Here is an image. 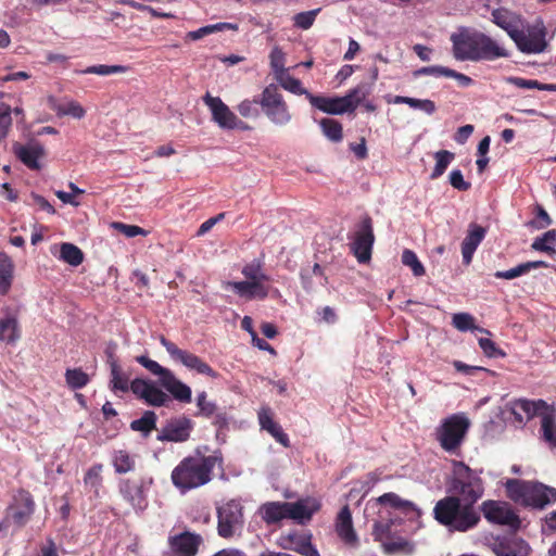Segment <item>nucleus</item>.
<instances>
[{"label": "nucleus", "instance_id": "nucleus-9", "mask_svg": "<svg viewBox=\"0 0 556 556\" xmlns=\"http://www.w3.org/2000/svg\"><path fill=\"white\" fill-rule=\"evenodd\" d=\"M350 250L358 263H368L371 258L372 247L375 243L372 218L365 214L355 224L354 231L349 236Z\"/></svg>", "mask_w": 556, "mask_h": 556}, {"label": "nucleus", "instance_id": "nucleus-21", "mask_svg": "<svg viewBox=\"0 0 556 556\" xmlns=\"http://www.w3.org/2000/svg\"><path fill=\"white\" fill-rule=\"evenodd\" d=\"M511 414L515 417V420L518 422H523V417L519 412H522L526 415L527 420L533 419L535 416H543L553 412V408L544 401V400H528V399H517L511 403Z\"/></svg>", "mask_w": 556, "mask_h": 556}, {"label": "nucleus", "instance_id": "nucleus-35", "mask_svg": "<svg viewBox=\"0 0 556 556\" xmlns=\"http://www.w3.org/2000/svg\"><path fill=\"white\" fill-rule=\"evenodd\" d=\"M103 465L94 464L92 465L84 476V484L85 486L91 491L94 497H100V490L103 486V477H102Z\"/></svg>", "mask_w": 556, "mask_h": 556}, {"label": "nucleus", "instance_id": "nucleus-38", "mask_svg": "<svg viewBox=\"0 0 556 556\" xmlns=\"http://www.w3.org/2000/svg\"><path fill=\"white\" fill-rule=\"evenodd\" d=\"M453 326L459 331H479L491 336L488 329L479 327L475 324V317L469 313H456L452 318Z\"/></svg>", "mask_w": 556, "mask_h": 556}, {"label": "nucleus", "instance_id": "nucleus-30", "mask_svg": "<svg viewBox=\"0 0 556 556\" xmlns=\"http://www.w3.org/2000/svg\"><path fill=\"white\" fill-rule=\"evenodd\" d=\"M108 364L110 365V389L112 392L126 393L130 390L129 376L123 371L117 359L112 353L108 356Z\"/></svg>", "mask_w": 556, "mask_h": 556}, {"label": "nucleus", "instance_id": "nucleus-10", "mask_svg": "<svg viewBox=\"0 0 556 556\" xmlns=\"http://www.w3.org/2000/svg\"><path fill=\"white\" fill-rule=\"evenodd\" d=\"M470 427V420L462 415L454 414L445 418L437 430L438 440L444 451L457 450Z\"/></svg>", "mask_w": 556, "mask_h": 556}, {"label": "nucleus", "instance_id": "nucleus-54", "mask_svg": "<svg viewBox=\"0 0 556 556\" xmlns=\"http://www.w3.org/2000/svg\"><path fill=\"white\" fill-rule=\"evenodd\" d=\"M319 11V9H316L295 14L293 16V25L303 30L311 28Z\"/></svg>", "mask_w": 556, "mask_h": 556}, {"label": "nucleus", "instance_id": "nucleus-20", "mask_svg": "<svg viewBox=\"0 0 556 556\" xmlns=\"http://www.w3.org/2000/svg\"><path fill=\"white\" fill-rule=\"evenodd\" d=\"M12 151L14 155L20 160L27 168L31 170H40L42 165L40 160L46 156V150L39 142H30L23 144L14 142L12 144Z\"/></svg>", "mask_w": 556, "mask_h": 556}, {"label": "nucleus", "instance_id": "nucleus-56", "mask_svg": "<svg viewBox=\"0 0 556 556\" xmlns=\"http://www.w3.org/2000/svg\"><path fill=\"white\" fill-rule=\"evenodd\" d=\"M257 104H260V100L257 99H245L238 104L237 110L242 117L256 118L260 115Z\"/></svg>", "mask_w": 556, "mask_h": 556}, {"label": "nucleus", "instance_id": "nucleus-19", "mask_svg": "<svg viewBox=\"0 0 556 556\" xmlns=\"http://www.w3.org/2000/svg\"><path fill=\"white\" fill-rule=\"evenodd\" d=\"M193 427L194 422L186 416L173 418L162 428L156 440L161 442H186L190 438Z\"/></svg>", "mask_w": 556, "mask_h": 556}, {"label": "nucleus", "instance_id": "nucleus-22", "mask_svg": "<svg viewBox=\"0 0 556 556\" xmlns=\"http://www.w3.org/2000/svg\"><path fill=\"white\" fill-rule=\"evenodd\" d=\"M203 102L210 109L213 122H215L222 129H229L231 127L237 115L219 97H213L207 92L203 97Z\"/></svg>", "mask_w": 556, "mask_h": 556}, {"label": "nucleus", "instance_id": "nucleus-4", "mask_svg": "<svg viewBox=\"0 0 556 556\" xmlns=\"http://www.w3.org/2000/svg\"><path fill=\"white\" fill-rule=\"evenodd\" d=\"M433 513L439 523L459 532L475 528L480 521L476 506L459 501L458 496L448 495L438 501Z\"/></svg>", "mask_w": 556, "mask_h": 556}, {"label": "nucleus", "instance_id": "nucleus-15", "mask_svg": "<svg viewBox=\"0 0 556 556\" xmlns=\"http://www.w3.org/2000/svg\"><path fill=\"white\" fill-rule=\"evenodd\" d=\"M243 508L235 500L225 503L217 508V532L224 539L233 536L236 531L243 525Z\"/></svg>", "mask_w": 556, "mask_h": 556}, {"label": "nucleus", "instance_id": "nucleus-43", "mask_svg": "<svg viewBox=\"0 0 556 556\" xmlns=\"http://www.w3.org/2000/svg\"><path fill=\"white\" fill-rule=\"evenodd\" d=\"M382 547L387 554L410 555L415 551L414 543L404 538H396L395 540L383 542Z\"/></svg>", "mask_w": 556, "mask_h": 556}, {"label": "nucleus", "instance_id": "nucleus-52", "mask_svg": "<svg viewBox=\"0 0 556 556\" xmlns=\"http://www.w3.org/2000/svg\"><path fill=\"white\" fill-rule=\"evenodd\" d=\"M242 275L245 277L244 281L269 280V277L263 273L261 263L256 261L244 265Z\"/></svg>", "mask_w": 556, "mask_h": 556}, {"label": "nucleus", "instance_id": "nucleus-58", "mask_svg": "<svg viewBox=\"0 0 556 556\" xmlns=\"http://www.w3.org/2000/svg\"><path fill=\"white\" fill-rule=\"evenodd\" d=\"M392 526V520H389L387 522L376 521L372 527V535L375 538V541L383 543L384 539L390 536Z\"/></svg>", "mask_w": 556, "mask_h": 556}, {"label": "nucleus", "instance_id": "nucleus-1", "mask_svg": "<svg viewBox=\"0 0 556 556\" xmlns=\"http://www.w3.org/2000/svg\"><path fill=\"white\" fill-rule=\"evenodd\" d=\"M492 22L505 30L522 53L536 54L547 47L546 28L542 20L529 25L518 13L505 8L492 11Z\"/></svg>", "mask_w": 556, "mask_h": 556}, {"label": "nucleus", "instance_id": "nucleus-12", "mask_svg": "<svg viewBox=\"0 0 556 556\" xmlns=\"http://www.w3.org/2000/svg\"><path fill=\"white\" fill-rule=\"evenodd\" d=\"M260 105L268 119L275 125L285 126L292 118L288 104L279 92L278 87L274 84L264 88Z\"/></svg>", "mask_w": 556, "mask_h": 556}, {"label": "nucleus", "instance_id": "nucleus-37", "mask_svg": "<svg viewBox=\"0 0 556 556\" xmlns=\"http://www.w3.org/2000/svg\"><path fill=\"white\" fill-rule=\"evenodd\" d=\"M541 435L551 448H556V420L552 412L542 416Z\"/></svg>", "mask_w": 556, "mask_h": 556}, {"label": "nucleus", "instance_id": "nucleus-49", "mask_svg": "<svg viewBox=\"0 0 556 556\" xmlns=\"http://www.w3.org/2000/svg\"><path fill=\"white\" fill-rule=\"evenodd\" d=\"M128 71V67L125 65H92L88 66L87 68L83 70L81 74H96L101 76H108L112 74H123Z\"/></svg>", "mask_w": 556, "mask_h": 556}, {"label": "nucleus", "instance_id": "nucleus-11", "mask_svg": "<svg viewBox=\"0 0 556 556\" xmlns=\"http://www.w3.org/2000/svg\"><path fill=\"white\" fill-rule=\"evenodd\" d=\"M36 502L31 493L23 488L14 491L4 514L16 529L24 528L36 511Z\"/></svg>", "mask_w": 556, "mask_h": 556}, {"label": "nucleus", "instance_id": "nucleus-44", "mask_svg": "<svg viewBox=\"0 0 556 556\" xmlns=\"http://www.w3.org/2000/svg\"><path fill=\"white\" fill-rule=\"evenodd\" d=\"M18 338L17 320L13 317L0 319V340L14 343Z\"/></svg>", "mask_w": 556, "mask_h": 556}, {"label": "nucleus", "instance_id": "nucleus-60", "mask_svg": "<svg viewBox=\"0 0 556 556\" xmlns=\"http://www.w3.org/2000/svg\"><path fill=\"white\" fill-rule=\"evenodd\" d=\"M269 59H270V66L274 70V72L275 73L280 72L281 74H283L285 73V53H283V51L280 48L275 47L269 54Z\"/></svg>", "mask_w": 556, "mask_h": 556}, {"label": "nucleus", "instance_id": "nucleus-28", "mask_svg": "<svg viewBox=\"0 0 556 556\" xmlns=\"http://www.w3.org/2000/svg\"><path fill=\"white\" fill-rule=\"evenodd\" d=\"M258 422L261 429L266 430L278 443L285 447L290 446L288 434L283 431L282 427L273 418V413L269 407H262L258 412Z\"/></svg>", "mask_w": 556, "mask_h": 556}, {"label": "nucleus", "instance_id": "nucleus-23", "mask_svg": "<svg viewBox=\"0 0 556 556\" xmlns=\"http://www.w3.org/2000/svg\"><path fill=\"white\" fill-rule=\"evenodd\" d=\"M336 532L344 544L355 547L358 538L353 527L352 514L349 505H344L336 518Z\"/></svg>", "mask_w": 556, "mask_h": 556}, {"label": "nucleus", "instance_id": "nucleus-13", "mask_svg": "<svg viewBox=\"0 0 556 556\" xmlns=\"http://www.w3.org/2000/svg\"><path fill=\"white\" fill-rule=\"evenodd\" d=\"M153 483L151 477L137 479H123L118 483L122 497L137 511H142L148 506L147 493Z\"/></svg>", "mask_w": 556, "mask_h": 556}, {"label": "nucleus", "instance_id": "nucleus-33", "mask_svg": "<svg viewBox=\"0 0 556 556\" xmlns=\"http://www.w3.org/2000/svg\"><path fill=\"white\" fill-rule=\"evenodd\" d=\"M547 267H548V263H546L545 261H530V262L521 263V264L517 265L516 267L510 268L508 270H498L494 274V276L500 279L511 280L519 276L528 274L532 269L547 268Z\"/></svg>", "mask_w": 556, "mask_h": 556}, {"label": "nucleus", "instance_id": "nucleus-62", "mask_svg": "<svg viewBox=\"0 0 556 556\" xmlns=\"http://www.w3.org/2000/svg\"><path fill=\"white\" fill-rule=\"evenodd\" d=\"M114 228L125 235L127 238H134L140 235H144L146 231L143 228L136 225H127L123 223H114Z\"/></svg>", "mask_w": 556, "mask_h": 556}, {"label": "nucleus", "instance_id": "nucleus-6", "mask_svg": "<svg viewBox=\"0 0 556 556\" xmlns=\"http://www.w3.org/2000/svg\"><path fill=\"white\" fill-rule=\"evenodd\" d=\"M508 497L526 507L543 509L556 502V489L540 482L511 479L506 483Z\"/></svg>", "mask_w": 556, "mask_h": 556}, {"label": "nucleus", "instance_id": "nucleus-31", "mask_svg": "<svg viewBox=\"0 0 556 556\" xmlns=\"http://www.w3.org/2000/svg\"><path fill=\"white\" fill-rule=\"evenodd\" d=\"M198 413L195 416L204 418H212L215 416V425L222 427L226 422V418L223 414H217V405L214 402L207 401V394L205 391L200 392L197 395Z\"/></svg>", "mask_w": 556, "mask_h": 556}, {"label": "nucleus", "instance_id": "nucleus-8", "mask_svg": "<svg viewBox=\"0 0 556 556\" xmlns=\"http://www.w3.org/2000/svg\"><path fill=\"white\" fill-rule=\"evenodd\" d=\"M136 362L159 377L160 384L178 402L190 403L192 391L189 386L180 381L174 372L146 355L136 356Z\"/></svg>", "mask_w": 556, "mask_h": 556}, {"label": "nucleus", "instance_id": "nucleus-55", "mask_svg": "<svg viewBox=\"0 0 556 556\" xmlns=\"http://www.w3.org/2000/svg\"><path fill=\"white\" fill-rule=\"evenodd\" d=\"M402 263L408 267L412 268L413 274L415 276H422L425 275V267L419 262L416 253L412 250H404L402 254Z\"/></svg>", "mask_w": 556, "mask_h": 556}, {"label": "nucleus", "instance_id": "nucleus-48", "mask_svg": "<svg viewBox=\"0 0 556 556\" xmlns=\"http://www.w3.org/2000/svg\"><path fill=\"white\" fill-rule=\"evenodd\" d=\"M548 243H556V229L547 230L542 237L536 238L532 243V249L540 252H545L549 255L556 253L555 249Z\"/></svg>", "mask_w": 556, "mask_h": 556}, {"label": "nucleus", "instance_id": "nucleus-36", "mask_svg": "<svg viewBox=\"0 0 556 556\" xmlns=\"http://www.w3.org/2000/svg\"><path fill=\"white\" fill-rule=\"evenodd\" d=\"M112 466L117 475H125L134 471L136 459L125 450H117L112 453Z\"/></svg>", "mask_w": 556, "mask_h": 556}, {"label": "nucleus", "instance_id": "nucleus-24", "mask_svg": "<svg viewBox=\"0 0 556 556\" xmlns=\"http://www.w3.org/2000/svg\"><path fill=\"white\" fill-rule=\"evenodd\" d=\"M267 280L254 281H229L227 287L231 288L239 296L247 300H264L268 296L269 287L265 285Z\"/></svg>", "mask_w": 556, "mask_h": 556}, {"label": "nucleus", "instance_id": "nucleus-41", "mask_svg": "<svg viewBox=\"0 0 556 556\" xmlns=\"http://www.w3.org/2000/svg\"><path fill=\"white\" fill-rule=\"evenodd\" d=\"M60 260L76 267L83 263L84 253L77 245L64 242L60 247Z\"/></svg>", "mask_w": 556, "mask_h": 556}, {"label": "nucleus", "instance_id": "nucleus-16", "mask_svg": "<svg viewBox=\"0 0 556 556\" xmlns=\"http://www.w3.org/2000/svg\"><path fill=\"white\" fill-rule=\"evenodd\" d=\"M481 511L489 522L508 526L511 529H518L520 526L518 515L505 502L485 501L481 505Z\"/></svg>", "mask_w": 556, "mask_h": 556}, {"label": "nucleus", "instance_id": "nucleus-47", "mask_svg": "<svg viewBox=\"0 0 556 556\" xmlns=\"http://www.w3.org/2000/svg\"><path fill=\"white\" fill-rule=\"evenodd\" d=\"M58 116L70 115L74 118L80 119L85 116L86 110L77 102L70 101L65 104H56L52 106Z\"/></svg>", "mask_w": 556, "mask_h": 556}, {"label": "nucleus", "instance_id": "nucleus-18", "mask_svg": "<svg viewBox=\"0 0 556 556\" xmlns=\"http://www.w3.org/2000/svg\"><path fill=\"white\" fill-rule=\"evenodd\" d=\"M130 391L150 406H165L170 401L169 395L157 388L154 382L141 378H136L130 382Z\"/></svg>", "mask_w": 556, "mask_h": 556}, {"label": "nucleus", "instance_id": "nucleus-14", "mask_svg": "<svg viewBox=\"0 0 556 556\" xmlns=\"http://www.w3.org/2000/svg\"><path fill=\"white\" fill-rule=\"evenodd\" d=\"M160 342L174 361L180 362L188 369L200 375L208 376L213 379L218 378V372L198 355L187 350L179 349L174 342L167 340L164 336L160 338Z\"/></svg>", "mask_w": 556, "mask_h": 556}, {"label": "nucleus", "instance_id": "nucleus-40", "mask_svg": "<svg viewBox=\"0 0 556 556\" xmlns=\"http://www.w3.org/2000/svg\"><path fill=\"white\" fill-rule=\"evenodd\" d=\"M319 126L323 134L332 142H341L343 139V127L342 124L333 118H321Z\"/></svg>", "mask_w": 556, "mask_h": 556}, {"label": "nucleus", "instance_id": "nucleus-2", "mask_svg": "<svg viewBox=\"0 0 556 556\" xmlns=\"http://www.w3.org/2000/svg\"><path fill=\"white\" fill-rule=\"evenodd\" d=\"M215 467L223 470L224 458L219 451L204 455L198 450L194 454L184 457L172 470L170 480L181 493L201 488L213 479Z\"/></svg>", "mask_w": 556, "mask_h": 556}, {"label": "nucleus", "instance_id": "nucleus-26", "mask_svg": "<svg viewBox=\"0 0 556 556\" xmlns=\"http://www.w3.org/2000/svg\"><path fill=\"white\" fill-rule=\"evenodd\" d=\"M486 235V229L478 224L471 223L469 225L467 235L462 242V256L463 263L469 265L472 261L473 254L483 241Z\"/></svg>", "mask_w": 556, "mask_h": 556}, {"label": "nucleus", "instance_id": "nucleus-34", "mask_svg": "<svg viewBox=\"0 0 556 556\" xmlns=\"http://www.w3.org/2000/svg\"><path fill=\"white\" fill-rule=\"evenodd\" d=\"M14 278V264L5 254L0 253V295L9 293Z\"/></svg>", "mask_w": 556, "mask_h": 556}, {"label": "nucleus", "instance_id": "nucleus-61", "mask_svg": "<svg viewBox=\"0 0 556 556\" xmlns=\"http://www.w3.org/2000/svg\"><path fill=\"white\" fill-rule=\"evenodd\" d=\"M446 72H448V67H444L441 65H433V66H425V67L418 68L413 73V75H414V77H420V76H426V75H431V76H435V77H439V76L446 77Z\"/></svg>", "mask_w": 556, "mask_h": 556}, {"label": "nucleus", "instance_id": "nucleus-57", "mask_svg": "<svg viewBox=\"0 0 556 556\" xmlns=\"http://www.w3.org/2000/svg\"><path fill=\"white\" fill-rule=\"evenodd\" d=\"M479 346L488 357H505L506 353L500 349L494 341L488 338H480L478 340Z\"/></svg>", "mask_w": 556, "mask_h": 556}, {"label": "nucleus", "instance_id": "nucleus-39", "mask_svg": "<svg viewBox=\"0 0 556 556\" xmlns=\"http://www.w3.org/2000/svg\"><path fill=\"white\" fill-rule=\"evenodd\" d=\"M156 420L157 416L153 410H146L139 419L130 422V429L132 431H139L147 437L156 428Z\"/></svg>", "mask_w": 556, "mask_h": 556}, {"label": "nucleus", "instance_id": "nucleus-45", "mask_svg": "<svg viewBox=\"0 0 556 556\" xmlns=\"http://www.w3.org/2000/svg\"><path fill=\"white\" fill-rule=\"evenodd\" d=\"M369 94L368 88L365 85H358L355 88L351 89L344 97H341L346 102L349 112H354L358 104Z\"/></svg>", "mask_w": 556, "mask_h": 556}, {"label": "nucleus", "instance_id": "nucleus-27", "mask_svg": "<svg viewBox=\"0 0 556 556\" xmlns=\"http://www.w3.org/2000/svg\"><path fill=\"white\" fill-rule=\"evenodd\" d=\"M376 505L390 506L396 510H400L408 518H418L421 511L417 506L407 500H403L396 493L389 492L375 500Z\"/></svg>", "mask_w": 556, "mask_h": 556}, {"label": "nucleus", "instance_id": "nucleus-53", "mask_svg": "<svg viewBox=\"0 0 556 556\" xmlns=\"http://www.w3.org/2000/svg\"><path fill=\"white\" fill-rule=\"evenodd\" d=\"M279 83L281 85V87L294 94H306L307 96V91L302 87V83L300 81V79L298 78H294L293 76L289 75V74H281L279 76Z\"/></svg>", "mask_w": 556, "mask_h": 556}, {"label": "nucleus", "instance_id": "nucleus-59", "mask_svg": "<svg viewBox=\"0 0 556 556\" xmlns=\"http://www.w3.org/2000/svg\"><path fill=\"white\" fill-rule=\"evenodd\" d=\"M448 180L451 186L458 191H467L471 187V184L464 179L460 169H453L450 173Z\"/></svg>", "mask_w": 556, "mask_h": 556}, {"label": "nucleus", "instance_id": "nucleus-3", "mask_svg": "<svg viewBox=\"0 0 556 556\" xmlns=\"http://www.w3.org/2000/svg\"><path fill=\"white\" fill-rule=\"evenodd\" d=\"M453 55L457 61H494L508 58V51L496 40L480 31L452 34Z\"/></svg>", "mask_w": 556, "mask_h": 556}, {"label": "nucleus", "instance_id": "nucleus-32", "mask_svg": "<svg viewBox=\"0 0 556 556\" xmlns=\"http://www.w3.org/2000/svg\"><path fill=\"white\" fill-rule=\"evenodd\" d=\"M496 556H529L530 546L522 539L501 542L494 548Z\"/></svg>", "mask_w": 556, "mask_h": 556}, {"label": "nucleus", "instance_id": "nucleus-46", "mask_svg": "<svg viewBox=\"0 0 556 556\" xmlns=\"http://www.w3.org/2000/svg\"><path fill=\"white\" fill-rule=\"evenodd\" d=\"M65 380L72 390H78L89 383V376L80 368L66 369Z\"/></svg>", "mask_w": 556, "mask_h": 556}, {"label": "nucleus", "instance_id": "nucleus-25", "mask_svg": "<svg viewBox=\"0 0 556 556\" xmlns=\"http://www.w3.org/2000/svg\"><path fill=\"white\" fill-rule=\"evenodd\" d=\"M281 547L293 551L302 556H320L317 548L312 544L311 535L290 532L281 536Z\"/></svg>", "mask_w": 556, "mask_h": 556}, {"label": "nucleus", "instance_id": "nucleus-7", "mask_svg": "<svg viewBox=\"0 0 556 556\" xmlns=\"http://www.w3.org/2000/svg\"><path fill=\"white\" fill-rule=\"evenodd\" d=\"M451 496H458L459 501L473 505L483 496V481L469 466L456 462L448 483Z\"/></svg>", "mask_w": 556, "mask_h": 556}, {"label": "nucleus", "instance_id": "nucleus-42", "mask_svg": "<svg viewBox=\"0 0 556 556\" xmlns=\"http://www.w3.org/2000/svg\"><path fill=\"white\" fill-rule=\"evenodd\" d=\"M435 165L430 174V179L435 180L441 177L452 161L455 159V154L448 150H440L433 154Z\"/></svg>", "mask_w": 556, "mask_h": 556}, {"label": "nucleus", "instance_id": "nucleus-64", "mask_svg": "<svg viewBox=\"0 0 556 556\" xmlns=\"http://www.w3.org/2000/svg\"><path fill=\"white\" fill-rule=\"evenodd\" d=\"M446 77L456 79L462 87H469L473 84V79L471 77L452 68H448V72H446Z\"/></svg>", "mask_w": 556, "mask_h": 556}, {"label": "nucleus", "instance_id": "nucleus-51", "mask_svg": "<svg viewBox=\"0 0 556 556\" xmlns=\"http://www.w3.org/2000/svg\"><path fill=\"white\" fill-rule=\"evenodd\" d=\"M511 83L521 89H539L546 91H556L555 84H542L536 79H525L520 77H515L511 79Z\"/></svg>", "mask_w": 556, "mask_h": 556}, {"label": "nucleus", "instance_id": "nucleus-50", "mask_svg": "<svg viewBox=\"0 0 556 556\" xmlns=\"http://www.w3.org/2000/svg\"><path fill=\"white\" fill-rule=\"evenodd\" d=\"M12 109L9 104L0 100V142L7 138L12 126Z\"/></svg>", "mask_w": 556, "mask_h": 556}, {"label": "nucleus", "instance_id": "nucleus-63", "mask_svg": "<svg viewBox=\"0 0 556 556\" xmlns=\"http://www.w3.org/2000/svg\"><path fill=\"white\" fill-rule=\"evenodd\" d=\"M532 224L538 229L546 228L552 224V218L543 206L536 205V219Z\"/></svg>", "mask_w": 556, "mask_h": 556}, {"label": "nucleus", "instance_id": "nucleus-17", "mask_svg": "<svg viewBox=\"0 0 556 556\" xmlns=\"http://www.w3.org/2000/svg\"><path fill=\"white\" fill-rule=\"evenodd\" d=\"M203 539L200 534L184 531L168 536L167 556H195Z\"/></svg>", "mask_w": 556, "mask_h": 556}, {"label": "nucleus", "instance_id": "nucleus-5", "mask_svg": "<svg viewBox=\"0 0 556 556\" xmlns=\"http://www.w3.org/2000/svg\"><path fill=\"white\" fill-rule=\"evenodd\" d=\"M319 509V501L306 497L296 502H266L260 506L257 513L267 526L277 525L283 519H292L303 525Z\"/></svg>", "mask_w": 556, "mask_h": 556}, {"label": "nucleus", "instance_id": "nucleus-29", "mask_svg": "<svg viewBox=\"0 0 556 556\" xmlns=\"http://www.w3.org/2000/svg\"><path fill=\"white\" fill-rule=\"evenodd\" d=\"M307 99L314 108L327 114L339 115L349 112L344 104L346 101L341 97L331 98L307 93Z\"/></svg>", "mask_w": 556, "mask_h": 556}]
</instances>
